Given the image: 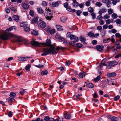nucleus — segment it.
I'll return each instance as SVG.
<instances>
[{
	"label": "nucleus",
	"instance_id": "obj_13",
	"mask_svg": "<svg viewBox=\"0 0 121 121\" xmlns=\"http://www.w3.org/2000/svg\"><path fill=\"white\" fill-rule=\"evenodd\" d=\"M82 95L80 94H75L73 97V98L74 99H77L80 98V96Z\"/></svg>",
	"mask_w": 121,
	"mask_h": 121
},
{
	"label": "nucleus",
	"instance_id": "obj_27",
	"mask_svg": "<svg viewBox=\"0 0 121 121\" xmlns=\"http://www.w3.org/2000/svg\"><path fill=\"white\" fill-rule=\"evenodd\" d=\"M73 6L74 7H77L78 6V3L77 2H73L72 3Z\"/></svg>",
	"mask_w": 121,
	"mask_h": 121
},
{
	"label": "nucleus",
	"instance_id": "obj_6",
	"mask_svg": "<svg viewBox=\"0 0 121 121\" xmlns=\"http://www.w3.org/2000/svg\"><path fill=\"white\" fill-rule=\"evenodd\" d=\"M31 45L35 47H41L40 44H42V43H39L37 41H35L34 40H33L30 42Z\"/></svg>",
	"mask_w": 121,
	"mask_h": 121
},
{
	"label": "nucleus",
	"instance_id": "obj_46",
	"mask_svg": "<svg viewBox=\"0 0 121 121\" xmlns=\"http://www.w3.org/2000/svg\"><path fill=\"white\" fill-rule=\"evenodd\" d=\"M56 37L57 38H58L61 40L63 41L65 39L64 38H62L60 36H56Z\"/></svg>",
	"mask_w": 121,
	"mask_h": 121
},
{
	"label": "nucleus",
	"instance_id": "obj_22",
	"mask_svg": "<svg viewBox=\"0 0 121 121\" xmlns=\"http://www.w3.org/2000/svg\"><path fill=\"white\" fill-rule=\"evenodd\" d=\"M101 77L100 75L97 76V77L94 78V81L95 82H97L100 79Z\"/></svg>",
	"mask_w": 121,
	"mask_h": 121
},
{
	"label": "nucleus",
	"instance_id": "obj_25",
	"mask_svg": "<svg viewBox=\"0 0 121 121\" xmlns=\"http://www.w3.org/2000/svg\"><path fill=\"white\" fill-rule=\"evenodd\" d=\"M80 40L82 42H84L86 41V39L85 38L83 37L82 35H81L79 37Z\"/></svg>",
	"mask_w": 121,
	"mask_h": 121
},
{
	"label": "nucleus",
	"instance_id": "obj_58",
	"mask_svg": "<svg viewBox=\"0 0 121 121\" xmlns=\"http://www.w3.org/2000/svg\"><path fill=\"white\" fill-rule=\"evenodd\" d=\"M112 12V10L111 9H108V13L109 14H111Z\"/></svg>",
	"mask_w": 121,
	"mask_h": 121
},
{
	"label": "nucleus",
	"instance_id": "obj_15",
	"mask_svg": "<svg viewBox=\"0 0 121 121\" xmlns=\"http://www.w3.org/2000/svg\"><path fill=\"white\" fill-rule=\"evenodd\" d=\"M40 26L42 28H44L46 26V23L44 22H41L40 23Z\"/></svg>",
	"mask_w": 121,
	"mask_h": 121
},
{
	"label": "nucleus",
	"instance_id": "obj_1",
	"mask_svg": "<svg viewBox=\"0 0 121 121\" xmlns=\"http://www.w3.org/2000/svg\"><path fill=\"white\" fill-rule=\"evenodd\" d=\"M55 49V48L54 46H52L49 48H43V53L41 54L42 56H44L47 55L48 54H56L57 52L56 51L54 50Z\"/></svg>",
	"mask_w": 121,
	"mask_h": 121
},
{
	"label": "nucleus",
	"instance_id": "obj_63",
	"mask_svg": "<svg viewBox=\"0 0 121 121\" xmlns=\"http://www.w3.org/2000/svg\"><path fill=\"white\" fill-rule=\"evenodd\" d=\"M91 15L92 16V18L93 20L95 18V13H92Z\"/></svg>",
	"mask_w": 121,
	"mask_h": 121
},
{
	"label": "nucleus",
	"instance_id": "obj_61",
	"mask_svg": "<svg viewBox=\"0 0 121 121\" xmlns=\"http://www.w3.org/2000/svg\"><path fill=\"white\" fill-rule=\"evenodd\" d=\"M10 8L12 11H13L14 12L16 11V9L13 7H10Z\"/></svg>",
	"mask_w": 121,
	"mask_h": 121
},
{
	"label": "nucleus",
	"instance_id": "obj_4",
	"mask_svg": "<svg viewBox=\"0 0 121 121\" xmlns=\"http://www.w3.org/2000/svg\"><path fill=\"white\" fill-rule=\"evenodd\" d=\"M117 62L114 61H111L108 63V65L107 67L108 69L111 68L113 67L117 64Z\"/></svg>",
	"mask_w": 121,
	"mask_h": 121
},
{
	"label": "nucleus",
	"instance_id": "obj_55",
	"mask_svg": "<svg viewBox=\"0 0 121 121\" xmlns=\"http://www.w3.org/2000/svg\"><path fill=\"white\" fill-rule=\"evenodd\" d=\"M115 22L117 24H120L121 23V21L119 19H117L115 21Z\"/></svg>",
	"mask_w": 121,
	"mask_h": 121
},
{
	"label": "nucleus",
	"instance_id": "obj_38",
	"mask_svg": "<svg viewBox=\"0 0 121 121\" xmlns=\"http://www.w3.org/2000/svg\"><path fill=\"white\" fill-rule=\"evenodd\" d=\"M112 0V3L113 5H115L117 2L120 1L119 0Z\"/></svg>",
	"mask_w": 121,
	"mask_h": 121
},
{
	"label": "nucleus",
	"instance_id": "obj_19",
	"mask_svg": "<svg viewBox=\"0 0 121 121\" xmlns=\"http://www.w3.org/2000/svg\"><path fill=\"white\" fill-rule=\"evenodd\" d=\"M106 12V9L105 8H102L99 12V14H102V13H104Z\"/></svg>",
	"mask_w": 121,
	"mask_h": 121
},
{
	"label": "nucleus",
	"instance_id": "obj_17",
	"mask_svg": "<svg viewBox=\"0 0 121 121\" xmlns=\"http://www.w3.org/2000/svg\"><path fill=\"white\" fill-rule=\"evenodd\" d=\"M8 102L10 103H12L13 102H14L15 101V100L13 98L9 97L7 99Z\"/></svg>",
	"mask_w": 121,
	"mask_h": 121
},
{
	"label": "nucleus",
	"instance_id": "obj_41",
	"mask_svg": "<svg viewBox=\"0 0 121 121\" xmlns=\"http://www.w3.org/2000/svg\"><path fill=\"white\" fill-rule=\"evenodd\" d=\"M102 2L104 3H110V0H102Z\"/></svg>",
	"mask_w": 121,
	"mask_h": 121
},
{
	"label": "nucleus",
	"instance_id": "obj_14",
	"mask_svg": "<svg viewBox=\"0 0 121 121\" xmlns=\"http://www.w3.org/2000/svg\"><path fill=\"white\" fill-rule=\"evenodd\" d=\"M12 18L14 21L17 22L19 21V17L17 15H14L13 16Z\"/></svg>",
	"mask_w": 121,
	"mask_h": 121
},
{
	"label": "nucleus",
	"instance_id": "obj_52",
	"mask_svg": "<svg viewBox=\"0 0 121 121\" xmlns=\"http://www.w3.org/2000/svg\"><path fill=\"white\" fill-rule=\"evenodd\" d=\"M96 5L98 7H100L102 6V4L100 2H97L96 3Z\"/></svg>",
	"mask_w": 121,
	"mask_h": 121
},
{
	"label": "nucleus",
	"instance_id": "obj_26",
	"mask_svg": "<svg viewBox=\"0 0 121 121\" xmlns=\"http://www.w3.org/2000/svg\"><path fill=\"white\" fill-rule=\"evenodd\" d=\"M38 19V17H37L36 16L32 20V23H34L36 22L37 21Z\"/></svg>",
	"mask_w": 121,
	"mask_h": 121
},
{
	"label": "nucleus",
	"instance_id": "obj_8",
	"mask_svg": "<svg viewBox=\"0 0 121 121\" xmlns=\"http://www.w3.org/2000/svg\"><path fill=\"white\" fill-rule=\"evenodd\" d=\"M31 57H24L19 58L18 60L20 61H26L28 59L30 58Z\"/></svg>",
	"mask_w": 121,
	"mask_h": 121
},
{
	"label": "nucleus",
	"instance_id": "obj_56",
	"mask_svg": "<svg viewBox=\"0 0 121 121\" xmlns=\"http://www.w3.org/2000/svg\"><path fill=\"white\" fill-rule=\"evenodd\" d=\"M75 37L74 35H71L69 36V37L70 40H73L74 39Z\"/></svg>",
	"mask_w": 121,
	"mask_h": 121
},
{
	"label": "nucleus",
	"instance_id": "obj_47",
	"mask_svg": "<svg viewBox=\"0 0 121 121\" xmlns=\"http://www.w3.org/2000/svg\"><path fill=\"white\" fill-rule=\"evenodd\" d=\"M31 121H43V120L42 119H40V118L39 117L35 120H33Z\"/></svg>",
	"mask_w": 121,
	"mask_h": 121
},
{
	"label": "nucleus",
	"instance_id": "obj_45",
	"mask_svg": "<svg viewBox=\"0 0 121 121\" xmlns=\"http://www.w3.org/2000/svg\"><path fill=\"white\" fill-rule=\"evenodd\" d=\"M102 14H100L99 16L97 17L96 18L98 20H101L103 18V17L101 15Z\"/></svg>",
	"mask_w": 121,
	"mask_h": 121
},
{
	"label": "nucleus",
	"instance_id": "obj_21",
	"mask_svg": "<svg viewBox=\"0 0 121 121\" xmlns=\"http://www.w3.org/2000/svg\"><path fill=\"white\" fill-rule=\"evenodd\" d=\"M116 75V73L114 72L112 73H108L107 74V76L108 77L115 76Z\"/></svg>",
	"mask_w": 121,
	"mask_h": 121
},
{
	"label": "nucleus",
	"instance_id": "obj_64",
	"mask_svg": "<svg viewBox=\"0 0 121 121\" xmlns=\"http://www.w3.org/2000/svg\"><path fill=\"white\" fill-rule=\"evenodd\" d=\"M64 6L66 8H67L68 6V4L67 2L65 3L64 4Z\"/></svg>",
	"mask_w": 121,
	"mask_h": 121
},
{
	"label": "nucleus",
	"instance_id": "obj_57",
	"mask_svg": "<svg viewBox=\"0 0 121 121\" xmlns=\"http://www.w3.org/2000/svg\"><path fill=\"white\" fill-rule=\"evenodd\" d=\"M115 36L116 37L118 38H120L121 37V34L118 33H116L115 34Z\"/></svg>",
	"mask_w": 121,
	"mask_h": 121
},
{
	"label": "nucleus",
	"instance_id": "obj_28",
	"mask_svg": "<svg viewBox=\"0 0 121 121\" xmlns=\"http://www.w3.org/2000/svg\"><path fill=\"white\" fill-rule=\"evenodd\" d=\"M16 96V94L13 92H11L9 95L10 97L14 98Z\"/></svg>",
	"mask_w": 121,
	"mask_h": 121
},
{
	"label": "nucleus",
	"instance_id": "obj_33",
	"mask_svg": "<svg viewBox=\"0 0 121 121\" xmlns=\"http://www.w3.org/2000/svg\"><path fill=\"white\" fill-rule=\"evenodd\" d=\"M38 32L35 30H33L31 32V34L35 35H37L38 34Z\"/></svg>",
	"mask_w": 121,
	"mask_h": 121
},
{
	"label": "nucleus",
	"instance_id": "obj_2",
	"mask_svg": "<svg viewBox=\"0 0 121 121\" xmlns=\"http://www.w3.org/2000/svg\"><path fill=\"white\" fill-rule=\"evenodd\" d=\"M14 37V35L12 34L9 33H3L1 35L0 39L3 40L9 39L11 37Z\"/></svg>",
	"mask_w": 121,
	"mask_h": 121
},
{
	"label": "nucleus",
	"instance_id": "obj_43",
	"mask_svg": "<svg viewBox=\"0 0 121 121\" xmlns=\"http://www.w3.org/2000/svg\"><path fill=\"white\" fill-rule=\"evenodd\" d=\"M24 30L26 32H28L30 30V28L28 27H26L24 29Z\"/></svg>",
	"mask_w": 121,
	"mask_h": 121
},
{
	"label": "nucleus",
	"instance_id": "obj_23",
	"mask_svg": "<svg viewBox=\"0 0 121 121\" xmlns=\"http://www.w3.org/2000/svg\"><path fill=\"white\" fill-rule=\"evenodd\" d=\"M22 42L25 45H27L28 44L30 43V42L29 40L26 39L22 40Z\"/></svg>",
	"mask_w": 121,
	"mask_h": 121
},
{
	"label": "nucleus",
	"instance_id": "obj_36",
	"mask_svg": "<svg viewBox=\"0 0 121 121\" xmlns=\"http://www.w3.org/2000/svg\"><path fill=\"white\" fill-rule=\"evenodd\" d=\"M29 14L31 16L33 17L34 16V13L32 10H30Z\"/></svg>",
	"mask_w": 121,
	"mask_h": 121
},
{
	"label": "nucleus",
	"instance_id": "obj_20",
	"mask_svg": "<svg viewBox=\"0 0 121 121\" xmlns=\"http://www.w3.org/2000/svg\"><path fill=\"white\" fill-rule=\"evenodd\" d=\"M56 27L58 30L62 31L63 30V29L62 28V26L60 25H56Z\"/></svg>",
	"mask_w": 121,
	"mask_h": 121
},
{
	"label": "nucleus",
	"instance_id": "obj_7",
	"mask_svg": "<svg viewBox=\"0 0 121 121\" xmlns=\"http://www.w3.org/2000/svg\"><path fill=\"white\" fill-rule=\"evenodd\" d=\"M87 35L89 36V37H96L95 35H96L97 36H99V34L98 33L95 34H94L93 33L90 32H89L88 34Z\"/></svg>",
	"mask_w": 121,
	"mask_h": 121
},
{
	"label": "nucleus",
	"instance_id": "obj_29",
	"mask_svg": "<svg viewBox=\"0 0 121 121\" xmlns=\"http://www.w3.org/2000/svg\"><path fill=\"white\" fill-rule=\"evenodd\" d=\"M48 73V71L47 70H44L42 71L41 72V75L42 76L46 75H47Z\"/></svg>",
	"mask_w": 121,
	"mask_h": 121
},
{
	"label": "nucleus",
	"instance_id": "obj_34",
	"mask_svg": "<svg viewBox=\"0 0 121 121\" xmlns=\"http://www.w3.org/2000/svg\"><path fill=\"white\" fill-rule=\"evenodd\" d=\"M50 118L48 116H46L44 118V120L46 121H50Z\"/></svg>",
	"mask_w": 121,
	"mask_h": 121
},
{
	"label": "nucleus",
	"instance_id": "obj_18",
	"mask_svg": "<svg viewBox=\"0 0 121 121\" xmlns=\"http://www.w3.org/2000/svg\"><path fill=\"white\" fill-rule=\"evenodd\" d=\"M85 74V73L82 72L80 73L79 74V76L80 78H84Z\"/></svg>",
	"mask_w": 121,
	"mask_h": 121
},
{
	"label": "nucleus",
	"instance_id": "obj_30",
	"mask_svg": "<svg viewBox=\"0 0 121 121\" xmlns=\"http://www.w3.org/2000/svg\"><path fill=\"white\" fill-rule=\"evenodd\" d=\"M27 25L26 23L25 22H22L20 23V26L21 27H25L27 26Z\"/></svg>",
	"mask_w": 121,
	"mask_h": 121
},
{
	"label": "nucleus",
	"instance_id": "obj_49",
	"mask_svg": "<svg viewBox=\"0 0 121 121\" xmlns=\"http://www.w3.org/2000/svg\"><path fill=\"white\" fill-rule=\"evenodd\" d=\"M110 17V16L108 14H106L104 15V18H105L106 19L109 18Z\"/></svg>",
	"mask_w": 121,
	"mask_h": 121
},
{
	"label": "nucleus",
	"instance_id": "obj_3",
	"mask_svg": "<svg viewBox=\"0 0 121 121\" xmlns=\"http://www.w3.org/2000/svg\"><path fill=\"white\" fill-rule=\"evenodd\" d=\"M45 12L44 14L46 18L48 20H50L53 17L52 14L51 13L50 10L48 9Z\"/></svg>",
	"mask_w": 121,
	"mask_h": 121
},
{
	"label": "nucleus",
	"instance_id": "obj_62",
	"mask_svg": "<svg viewBox=\"0 0 121 121\" xmlns=\"http://www.w3.org/2000/svg\"><path fill=\"white\" fill-rule=\"evenodd\" d=\"M13 113L11 111H9L8 113V116L10 117H11L13 115Z\"/></svg>",
	"mask_w": 121,
	"mask_h": 121
},
{
	"label": "nucleus",
	"instance_id": "obj_39",
	"mask_svg": "<svg viewBox=\"0 0 121 121\" xmlns=\"http://www.w3.org/2000/svg\"><path fill=\"white\" fill-rule=\"evenodd\" d=\"M69 43L70 45L73 46L75 45V43L74 41H71L69 42Z\"/></svg>",
	"mask_w": 121,
	"mask_h": 121
},
{
	"label": "nucleus",
	"instance_id": "obj_59",
	"mask_svg": "<svg viewBox=\"0 0 121 121\" xmlns=\"http://www.w3.org/2000/svg\"><path fill=\"white\" fill-rule=\"evenodd\" d=\"M50 34L51 35H52L55 33V30L54 29H52L51 30H50Z\"/></svg>",
	"mask_w": 121,
	"mask_h": 121
},
{
	"label": "nucleus",
	"instance_id": "obj_53",
	"mask_svg": "<svg viewBox=\"0 0 121 121\" xmlns=\"http://www.w3.org/2000/svg\"><path fill=\"white\" fill-rule=\"evenodd\" d=\"M112 16L114 19H115L117 17V15L115 13H113L112 15Z\"/></svg>",
	"mask_w": 121,
	"mask_h": 121
},
{
	"label": "nucleus",
	"instance_id": "obj_16",
	"mask_svg": "<svg viewBox=\"0 0 121 121\" xmlns=\"http://www.w3.org/2000/svg\"><path fill=\"white\" fill-rule=\"evenodd\" d=\"M22 5L23 8L25 9H28L29 8V6L28 5L25 3H22Z\"/></svg>",
	"mask_w": 121,
	"mask_h": 121
},
{
	"label": "nucleus",
	"instance_id": "obj_12",
	"mask_svg": "<svg viewBox=\"0 0 121 121\" xmlns=\"http://www.w3.org/2000/svg\"><path fill=\"white\" fill-rule=\"evenodd\" d=\"M64 117L66 119H69L71 118V117L70 114L66 113L64 114Z\"/></svg>",
	"mask_w": 121,
	"mask_h": 121
},
{
	"label": "nucleus",
	"instance_id": "obj_40",
	"mask_svg": "<svg viewBox=\"0 0 121 121\" xmlns=\"http://www.w3.org/2000/svg\"><path fill=\"white\" fill-rule=\"evenodd\" d=\"M110 41V38H108L107 39H104L103 40V42L104 43H108L109 41Z\"/></svg>",
	"mask_w": 121,
	"mask_h": 121
},
{
	"label": "nucleus",
	"instance_id": "obj_11",
	"mask_svg": "<svg viewBox=\"0 0 121 121\" xmlns=\"http://www.w3.org/2000/svg\"><path fill=\"white\" fill-rule=\"evenodd\" d=\"M104 47L103 45H97L96 48L97 50L100 52H101L103 49Z\"/></svg>",
	"mask_w": 121,
	"mask_h": 121
},
{
	"label": "nucleus",
	"instance_id": "obj_10",
	"mask_svg": "<svg viewBox=\"0 0 121 121\" xmlns=\"http://www.w3.org/2000/svg\"><path fill=\"white\" fill-rule=\"evenodd\" d=\"M61 2L60 1H58L56 2H54L52 4V5L54 7H56L58 6L59 4Z\"/></svg>",
	"mask_w": 121,
	"mask_h": 121
},
{
	"label": "nucleus",
	"instance_id": "obj_54",
	"mask_svg": "<svg viewBox=\"0 0 121 121\" xmlns=\"http://www.w3.org/2000/svg\"><path fill=\"white\" fill-rule=\"evenodd\" d=\"M88 11L89 12L92 13L93 11V9L92 8L89 7L88 9Z\"/></svg>",
	"mask_w": 121,
	"mask_h": 121
},
{
	"label": "nucleus",
	"instance_id": "obj_24",
	"mask_svg": "<svg viewBox=\"0 0 121 121\" xmlns=\"http://www.w3.org/2000/svg\"><path fill=\"white\" fill-rule=\"evenodd\" d=\"M38 12L39 13L42 14L44 12V11L43 9L40 8H38L37 9Z\"/></svg>",
	"mask_w": 121,
	"mask_h": 121
},
{
	"label": "nucleus",
	"instance_id": "obj_42",
	"mask_svg": "<svg viewBox=\"0 0 121 121\" xmlns=\"http://www.w3.org/2000/svg\"><path fill=\"white\" fill-rule=\"evenodd\" d=\"M82 12L80 10H78L77 11L76 14L78 16H80V14L82 13Z\"/></svg>",
	"mask_w": 121,
	"mask_h": 121
},
{
	"label": "nucleus",
	"instance_id": "obj_51",
	"mask_svg": "<svg viewBox=\"0 0 121 121\" xmlns=\"http://www.w3.org/2000/svg\"><path fill=\"white\" fill-rule=\"evenodd\" d=\"M50 121H60L59 119H55L52 118H50Z\"/></svg>",
	"mask_w": 121,
	"mask_h": 121
},
{
	"label": "nucleus",
	"instance_id": "obj_35",
	"mask_svg": "<svg viewBox=\"0 0 121 121\" xmlns=\"http://www.w3.org/2000/svg\"><path fill=\"white\" fill-rule=\"evenodd\" d=\"M60 20L61 22H64L66 21V18L64 17H62L60 18Z\"/></svg>",
	"mask_w": 121,
	"mask_h": 121
},
{
	"label": "nucleus",
	"instance_id": "obj_44",
	"mask_svg": "<svg viewBox=\"0 0 121 121\" xmlns=\"http://www.w3.org/2000/svg\"><path fill=\"white\" fill-rule=\"evenodd\" d=\"M82 46V44L80 43H78L76 44V46L79 48H81Z\"/></svg>",
	"mask_w": 121,
	"mask_h": 121
},
{
	"label": "nucleus",
	"instance_id": "obj_48",
	"mask_svg": "<svg viewBox=\"0 0 121 121\" xmlns=\"http://www.w3.org/2000/svg\"><path fill=\"white\" fill-rule=\"evenodd\" d=\"M67 10L70 12L72 11V9H71V7L70 6H68L67 8H66Z\"/></svg>",
	"mask_w": 121,
	"mask_h": 121
},
{
	"label": "nucleus",
	"instance_id": "obj_37",
	"mask_svg": "<svg viewBox=\"0 0 121 121\" xmlns=\"http://www.w3.org/2000/svg\"><path fill=\"white\" fill-rule=\"evenodd\" d=\"M118 118L117 117H114L111 120V121H118Z\"/></svg>",
	"mask_w": 121,
	"mask_h": 121
},
{
	"label": "nucleus",
	"instance_id": "obj_9",
	"mask_svg": "<svg viewBox=\"0 0 121 121\" xmlns=\"http://www.w3.org/2000/svg\"><path fill=\"white\" fill-rule=\"evenodd\" d=\"M106 60L104 59H103L101 61V64H100L98 66V67H102V65L106 66L107 65L105 63Z\"/></svg>",
	"mask_w": 121,
	"mask_h": 121
},
{
	"label": "nucleus",
	"instance_id": "obj_32",
	"mask_svg": "<svg viewBox=\"0 0 121 121\" xmlns=\"http://www.w3.org/2000/svg\"><path fill=\"white\" fill-rule=\"evenodd\" d=\"M31 67V65L29 64L27 65L25 67V69L27 71H28L30 70V69Z\"/></svg>",
	"mask_w": 121,
	"mask_h": 121
},
{
	"label": "nucleus",
	"instance_id": "obj_5",
	"mask_svg": "<svg viewBox=\"0 0 121 121\" xmlns=\"http://www.w3.org/2000/svg\"><path fill=\"white\" fill-rule=\"evenodd\" d=\"M46 43H42V44L44 47L47 46L48 47H51L52 46H54L51 44V41L49 39H47L46 41Z\"/></svg>",
	"mask_w": 121,
	"mask_h": 121
},
{
	"label": "nucleus",
	"instance_id": "obj_31",
	"mask_svg": "<svg viewBox=\"0 0 121 121\" xmlns=\"http://www.w3.org/2000/svg\"><path fill=\"white\" fill-rule=\"evenodd\" d=\"M87 86L89 88H92L94 87V85L91 83H89L87 84Z\"/></svg>",
	"mask_w": 121,
	"mask_h": 121
},
{
	"label": "nucleus",
	"instance_id": "obj_60",
	"mask_svg": "<svg viewBox=\"0 0 121 121\" xmlns=\"http://www.w3.org/2000/svg\"><path fill=\"white\" fill-rule=\"evenodd\" d=\"M99 24L101 25H102L104 23V21L102 20H100L99 22Z\"/></svg>",
	"mask_w": 121,
	"mask_h": 121
},
{
	"label": "nucleus",
	"instance_id": "obj_50",
	"mask_svg": "<svg viewBox=\"0 0 121 121\" xmlns=\"http://www.w3.org/2000/svg\"><path fill=\"white\" fill-rule=\"evenodd\" d=\"M120 96L119 95H117L114 98V99L115 101H116L118 100Z\"/></svg>",
	"mask_w": 121,
	"mask_h": 121
}]
</instances>
